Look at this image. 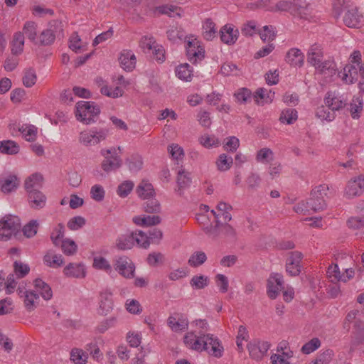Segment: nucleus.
<instances>
[{
  "instance_id": "nucleus-59",
  "label": "nucleus",
  "mask_w": 364,
  "mask_h": 364,
  "mask_svg": "<svg viewBox=\"0 0 364 364\" xmlns=\"http://www.w3.org/2000/svg\"><path fill=\"white\" fill-rule=\"evenodd\" d=\"M126 306L127 310L132 314H139L142 311V307L137 300H127Z\"/></svg>"
},
{
  "instance_id": "nucleus-14",
  "label": "nucleus",
  "mask_w": 364,
  "mask_h": 364,
  "mask_svg": "<svg viewBox=\"0 0 364 364\" xmlns=\"http://www.w3.org/2000/svg\"><path fill=\"white\" fill-rule=\"evenodd\" d=\"M28 200L32 208L41 209L43 208L46 203V196L39 190L38 191H28Z\"/></svg>"
},
{
  "instance_id": "nucleus-47",
  "label": "nucleus",
  "mask_w": 364,
  "mask_h": 364,
  "mask_svg": "<svg viewBox=\"0 0 364 364\" xmlns=\"http://www.w3.org/2000/svg\"><path fill=\"white\" fill-rule=\"evenodd\" d=\"M61 248L66 255H73L76 252L77 247L73 240L66 239L62 241Z\"/></svg>"
},
{
  "instance_id": "nucleus-30",
  "label": "nucleus",
  "mask_w": 364,
  "mask_h": 364,
  "mask_svg": "<svg viewBox=\"0 0 364 364\" xmlns=\"http://www.w3.org/2000/svg\"><path fill=\"white\" fill-rule=\"evenodd\" d=\"M19 145L12 140L0 141V152L8 155H15L19 152Z\"/></svg>"
},
{
  "instance_id": "nucleus-1",
  "label": "nucleus",
  "mask_w": 364,
  "mask_h": 364,
  "mask_svg": "<svg viewBox=\"0 0 364 364\" xmlns=\"http://www.w3.org/2000/svg\"><path fill=\"white\" fill-rule=\"evenodd\" d=\"M328 187L326 184H322L314 188L310 193V198H308L302 205H305V210L318 212L326 209L327 205L324 200V196L327 195Z\"/></svg>"
},
{
  "instance_id": "nucleus-36",
  "label": "nucleus",
  "mask_w": 364,
  "mask_h": 364,
  "mask_svg": "<svg viewBox=\"0 0 364 364\" xmlns=\"http://www.w3.org/2000/svg\"><path fill=\"white\" fill-rule=\"evenodd\" d=\"M191 70V66L188 63H184L178 65L176 69V76L182 80L188 81L191 80L193 74Z\"/></svg>"
},
{
  "instance_id": "nucleus-38",
  "label": "nucleus",
  "mask_w": 364,
  "mask_h": 364,
  "mask_svg": "<svg viewBox=\"0 0 364 364\" xmlns=\"http://www.w3.org/2000/svg\"><path fill=\"white\" fill-rule=\"evenodd\" d=\"M207 259L206 255L202 251L195 252L189 258L188 263L193 267L202 265Z\"/></svg>"
},
{
  "instance_id": "nucleus-46",
  "label": "nucleus",
  "mask_w": 364,
  "mask_h": 364,
  "mask_svg": "<svg viewBox=\"0 0 364 364\" xmlns=\"http://www.w3.org/2000/svg\"><path fill=\"white\" fill-rule=\"evenodd\" d=\"M321 346V341L318 338H313L306 343L301 348V351L304 354H309Z\"/></svg>"
},
{
  "instance_id": "nucleus-63",
  "label": "nucleus",
  "mask_w": 364,
  "mask_h": 364,
  "mask_svg": "<svg viewBox=\"0 0 364 364\" xmlns=\"http://www.w3.org/2000/svg\"><path fill=\"white\" fill-rule=\"evenodd\" d=\"M93 265L97 269H103L107 272L111 271L112 269L111 265L108 261L102 257H95L94 259Z\"/></svg>"
},
{
  "instance_id": "nucleus-31",
  "label": "nucleus",
  "mask_w": 364,
  "mask_h": 364,
  "mask_svg": "<svg viewBox=\"0 0 364 364\" xmlns=\"http://www.w3.org/2000/svg\"><path fill=\"white\" fill-rule=\"evenodd\" d=\"M24 39L23 33H21V32L19 31L14 33L11 42V53L13 55H18L23 52Z\"/></svg>"
},
{
  "instance_id": "nucleus-27",
  "label": "nucleus",
  "mask_w": 364,
  "mask_h": 364,
  "mask_svg": "<svg viewBox=\"0 0 364 364\" xmlns=\"http://www.w3.org/2000/svg\"><path fill=\"white\" fill-rule=\"evenodd\" d=\"M274 95V92H272L271 90L267 91L265 88L262 87L255 91L253 97L257 105H263L264 102H271Z\"/></svg>"
},
{
  "instance_id": "nucleus-33",
  "label": "nucleus",
  "mask_w": 364,
  "mask_h": 364,
  "mask_svg": "<svg viewBox=\"0 0 364 364\" xmlns=\"http://www.w3.org/2000/svg\"><path fill=\"white\" fill-rule=\"evenodd\" d=\"M316 69L318 70L321 74L327 75L328 76H333L336 75L337 72L336 63L333 60L321 61V63L316 66Z\"/></svg>"
},
{
  "instance_id": "nucleus-52",
  "label": "nucleus",
  "mask_w": 364,
  "mask_h": 364,
  "mask_svg": "<svg viewBox=\"0 0 364 364\" xmlns=\"http://www.w3.org/2000/svg\"><path fill=\"white\" fill-rule=\"evenodd\" d=\"M134 188V183L131 181H125L117 188V194L122 197H127Z\"/></svg>"
},
{
  "instance_id": "nucleus-35",
  "label": "nucleus",
  "mask_w": 364,
  "mask_h": 364,
  "mask_svg": "<svg viewBox=\"0 0 364 364\" xmlns=\"http://www.w3.org/2000/svg\"><path fill=\"white\" fill-rule=\"evenodd\" d=\"M203 38L207 41H212L216 33L215 24L210 18H207L203 25Z\"/></svg>"
},
{
  "instance_id": "nucleus-58",
  "label": "nucleus",
  "mask_w": 364,
  "mask_h": 364,
  "mask_svg": "<svg viewBox=\"0 0 364 364\" xmlns=\"http://www.w3.org/2000/svg\"><path fill=\"white\" fill-rule=\"evenodd\" d=\"M297 1H280L277 3L276 9L279 11H294L296 7Z\"/></svg>"
},
{
  "instance_id": "nucleus-18",
  "label": "nucleus",
  "mask_w": 364,
  "mask_h": 364,
  "mask_svg": "<svg viewBox=\"0 0 364 364\" xmlns=\"http://www.w3.org/2000/svg\"><path fill=\"white\" fill-rule=\"evenodd\" d=\"M202 331H199L198 335L194 332H189L183 337V341L186 346L193 350L199 351L201 348L200 341H203L204 336H201Z\"/></svg>"
},
{
  "instance_id": "nucleus-19",
  "label": "nucleus",
  "mask_w": 364,
  "mask_h": 364,
  "mask_svg": "<svg viewBox=\"0 0 364 364\" xmlns=\"http://www.w3.org/2000/svg\"><path fill=\"white\" fill-rule=\"evenodd\" d=\"M112 308L113 301L112 294L107 291L101 293L99 314L106 316L112 310Z\"/></svg>"
},
{
  "instance_id": "nucleus-57",
  "label": "nucleus",
  "mask_w": 364,
  "mask_h": 364,
  "mask_svg": "<svg viewBox=\"0 0 364 364\" xmlns=\"http://www.w3.org/2000/svg\"><path fill=\"white\" fill-rule=\"evenodd\" d=\"M85 219L82 216H75L68 223V228L72 230H76L85 225Z\"/></svg>"
},
{
  "instance_id": "nucleus-24",
  "label": "nucleus",
  "mask_w": 364,
  "mask_h": 364,
  "mask_svg": "<svg viewBox=\"0 0 364 364\" xmlns=\"http://www.w3.org/2000/svg\"><path fill=\"white\" fill-rule=\"evenodd\" d=\"M324 101L326 106L332 111L340 110L346 105L345 101L340 100L331 91L326 94Z\"/></svg>"
},
{
  "instance_id": "nucleus-29",
  "label": "nucleus",
  "mask_w": 364,
  "mask_h": 364,
  "mask_svg": "<svg viewBox=\"0 0 364 364\" xmlns=\"http://www.w3.org/2000/svg\"><path fill=\"white\" fill-rule=\"evenodd\" d=\"M136 193L139 196L143 199L153 197L155 194L152 184L145 180H143L138 185L136 188Z\"/></svg>"
},
{
  "instance_id": "nucleus-5",
  "label": "nucleus",
  "mask_w": 364,
  "mask_h": 364,
  "mask_svg": "<svg viewBox=\"0 0 364 364\" xmlns=\"http://www.w3.org/2000/svg\"><path fill=\"white\" fill-rule=\"evenodd\" d=\"M201 336H204V338L203 341H200L201 348L199 351L206 350L209 354L215 357H221L223 348L220 345L219 340L210 333H204L202 332Z\"/></svg>"
},
{
  "instance_id": "nucleus-4",
  "label": "nucleus",
  "mask_w": 364,
  "mask_h": 364,
  "mask_svg": "<svg viewBox=\"0 0 364 364\" xmlns=\"http://www.w3.org/2000/svg\"><path fill=\"white\" fill-rule=\"evenodd\" d=\"M21 228L20 219L17 216L6 215L0 220V240L6 241Z\"/></svg>"
},
{
  "instance_id": "nucleus-39",
  "label": "nucleus",
  "mask_w": 364,
  "mask_h": 364,
  "mask_svg": "<svg viewBox=\"0 0 364 364\" xmlns=\"http://www.w3.org/2000/svg\"><path fill=\"white\" fill-rule=\"evenodd\" d=\"M144 203V211L149 213H159L161 211V205L159 202L152 197L146 198Z\"/></svg>"
},
{
  "instance_id": "nucleus-37",
  "label": "nucleus",
  "mask_w": 364,
  "mask_h": 364,
  "mask_svg": "<svg viewBox=\"0 0 364 364\" xmlns=\"http://www.w3.org/2000/svg\"><path fill=\"white\" fill-rule=\"evenodd\" d=\"M296 119L297 111L295 109H284L279 117L282 123H287V124H293Z\"/></svg>"
},
{
  "instance_id": "nucleus-34",
  "label": "nucleus",
  "mask_w": 364,
  "mask_h": 364,
  "mask_svg": "<svg viewBox=\"0 0 364 364\" xmlns=\"http://www.w3.org/2000/svg\"><path fill=\"white\" fill-rule=\"evenodd\" d=\"M126 163L128 164L129 169L132 172H137L142 168V157L137 154H132L127 158Z\"/></svg>"
},
{
  "instance_id": "nucleus-62",
  "label": "nucleus",
  "mask_w": 364,
  "mask_h": 364,
  "mask_svg": "<svg viewBox=\"0 0 364 364\" xmlns=\"http://www.w3.org/2000/svg\"><path fill=\"white\" fill-rule=\"evenodd\" d=\"M216 283L222 293H225L228 290V279L227 277L223 274H218L215 276Z\"/></svg>"
},
{
  "instance_id": "nucleus-49",
  "label": "nucleus",
  "mask_w": 364,
  "mask_h": 364,
  "mask_svg": "<svg viewBox=\"0 0 364 364\" xmlns=\"http://www.w3.org/2000/svg\"><path fill=\"white\" fill-rule=\"evenodd\" d=\"M191 182L189 173H186L184 170L179 171L177 176V184L178 191L189 186Z\"/></svg>"
},
{
  "instance_id": "nucleus-56",
  "label": "nucleus",
  "mask_w": 364,
  "mask_h": 364,
  "mask_svg": "<svg viewBox=\"0 0 364 364\" xmlns=\"http://www.w3.org/2000/svg\"><path fill=\"white\" fill-rule=\"evenodd\" d=\"M91 197L93 200L97 202L103 200L105 198V191L102 186L95 185L90 190Z\"/></svg>"
},
{
  "instance_id": "nucleus-8",
  "label": "nucleus",
  "mask_w": 364,
  "mask_h": 364,
  "mask_svg": "<svg viewBox=\"0 0 364 364\" xmlns=\"http://www.w3.org/2000/svg\"><path fill=\"white\" fill-rule=\"evenodd\" d=\"M114 266L115 270L124 277L130 279L134 277L135 266L128 257H118L114 260Z\"/></svg>"
},
{
  "instance_id": "nucleus-48",
  "label": "nucleus",
  "mask_w": 364,
  "mask_h": 364,
  "mask_svg": "<svg viewBox=\"0 0 364 364\" xmlns=\"http://www.w3.org/2000/svg\"><path fill=\"white\" fill-rule=\"evenodd\" d=\"M198 141L200 144L205 148H210L213 146H218L220 144L219 140L214 136H210L205 134L199 137Z\"/></svg>"
},
{
  "instance_id": "nucleus-7",
  "label": "nucleus",
  "mask_w": 364,
  "mask_h": 364,
  "mask_svg": "<svg viewBox=\"0 0 364 364\" xmlns=\"http://www.w3.org/2000/svg\"><path fill=\"white\" fill-rule=\"evenodd\" d=\"M101 154L104 156V160L102 161L101 167L105 172L116 171L122 166V159L120 156H117L115 149L113 151L110 149H102Z\"/></svg>"
},
{
  "instance_id": "nucleus-26",
  "label": "nucleus",
  "mask_w": 364,
  "mask_h": 364,
  "mask_svg": "<svg viewBox=\"0 0 364 364\" xmlns=\"http://www.w3.org/2000/svg\"><path fill=\"white\" fill-rule=\"evenodd\" d=\"M23 36L30 40L35 45L38 44V39L37 38V25L33 21H27L23 28Z\"/></svg>"
},
{
  "instance_id": "nucleus-15",
  "label": "nucleus",
  "mask_w": 364,
  "mask_h": 364,
  "mask_svg": "<svg viewBox=\"0 0 364 364\" xmlns=\"http://www.w3.org/2000/svg\"><path fill=\"white\" fill-rule=\"evenodd\" d=\"M18 186L19 180L14 175L0 178V189L5 194L15 191Z\"/></svg>"
},
{
  "instance_id": "nucleus-53",
  "label": "nucleus",
  "mask_w": 364,
  "mask_h": 364,
  "mask_svg": "<svg viewBox=\"0 0 364 364\" xmlns=\"http://www.w3.org/2000/svg\"><path fill=\"white\" fill-rule=\"evenodd\" d=\"M37 76L33 69H29L26 71L23 77V84L26 87H31L36 82Z\"/></svg>"
},
{
  "instance_id": "nucleus-2",
  "label": "nucleus",
  "mask_w": 364,
  "mask_h": 364,
  "mask_svg": "<svg viewBox=\"0 0 364 364\" xmlns=\"http://www.w3.org/2000/svg\"><path fill=\"white\" fill-rule=\"evenodd\" d=\"M215 224L210 223L203 228L204 232L211 239L216 240L220 237L228 238L231 241L237 240L236 230L228 223H223L220 220L215 221Z\"/></svg>"
},
{
  "instance_id": "nucleus-50",
  "label": "nucleus",
  "mask_w": 364,
  "mask_h": 364,
  "mask_svg": "<svg viewBox=\"0 0 364 364\" xmlns=\"http://www.w3.org/2000/svg\"><path fill=\"white\" fill-rule=\"evenodd\" d=\"M14 269L18 278H23L28 274L30 267L26 264H23L18 261H15L14 263Z\"/></svg>"
},
{
  "instance_id": "nucleus-61",
  "label": "nucleus",
  "mask_w": 364,
  "mask_h": 364,
  "mask_svg": "<svg viewBox=\"0 0 364 364\" xmlns=\"http://www.w3.org/2000/svg\"><path fill=\"white\" fill-rule=\"evenodd\" d=\"M227 141L224 144V149L227 151L235 152L240 146V141L235 136H229L226 138Z\"/></svg>"
},
{
  "instance_id": "nucleus-54",
  "label": "nucleus",
  "mask_w": 364,
  "mask_h": 364,
  "mask_svg": "<svg viewBox=\"0 0 364 364\" xmlns=\"http://www.w3.org/2000/svg\"><path fill=\"white\" fill-rule=\"evenodd\" d=\"M259 36L263 42L272 41L276 38V33L272 26H264Z\"/></svg>"
},
{
  "instance_id": "nucleus-10",
  "label": "nucleus",
  "mask_w": 364,
  "mask_h": 364,
  "mask_svg": "<svg viewBox=\"0 0 364 364\" xmlns=\"http://www.w3.org/2000/svg\"><path fill=\"white\" fill-rule=\"evenodd\" d=\"M364 192V176L360 175L350 180L346 188L345 196L351 198L360 196Z\"/></svg>"
},
{
  "instance_id": "nucleus-55",
  "label": "nucleus",
  "mask_w": 364,
  "mask_h": 364,
  "mask_svg": "<svg viewBox=\"0 0 364 364\" xmlns=\"http://www.w3.org/2000/svg\"><path fill=\"white\" fill-rule=\"evenodd\" d=\"M38 223L36 220H31L23 228V232L27 237H32L37 233Z\"/></svg>"
},
{
  "instance_id": "nucleus-43",
  "label": "nucleus",
  "mask_w": 364,
  "mask_h": 364,
  "mask_svg": "<svg viewBox=\"0 0 364 364\" xmlns=\"http://www.w3.org/2000/svg\"><path fill=\"white\" fill-rule=\"evenodd\" d=\"M38 299L39 295L35 291H30L28 294H26L23 301L28 311H32L36 309V305L35 304V301Z\"/></svg>"
},
{
  "instance_id": "nucleus-9",
  "label": "nucleus",
  "mask_w": 364,
  "mask_h": 364,
  "mask_svg": "<svg viewBox=\"0 0 364 364\" xmlns=\"http://www.w3.org/2000/svg\"><path fill=\"white\" fill-rule=\"evenodd\" d=\"M302 253L298 251L291 252L286 263V271L291 277L298 276L301 272Z\"/></svg>"
},
{
  "instance_id": "nucleus-23",
  "label": "nucleus",
  "mask_w": 364,
  "mask_h": 364,
  "mask_svg": "<svg viewBox=\"0 0 364 364\" xmlns=\"http://www.w3.org/2000/svg\"><path fill=\"white\" fill-rule=\"evenodd\" d=\"M43 177L41 173H35L27 178L24 186L26 192L28 191H38L43 186Z\"/></svg>"
},
{
  "instance_id": "nucleus-13",
  "label": "nucleus",
  "mask_w": 364,
  "mask_h": 364,
  "mask_svg": "<svg viewBox=\"0 0 364 364\" xmlns=\"http://www.w3.org/2000/svg\"><path fill=\"white\" fill-rule=\"evenodd\" d=\"M238 30H234L233 27L229 24L223 26L220 31V36L222 42L228 45L234 44L238 38Z\"/></svg>"
},
{
  "instance_id": "nucleus-64",
  "label": "nucleus",
  "mask_w": 364,
  "mask_h": 364,
  "mask_svg": "<svg viewBox=\"0 0 364 364\" xmlns=\"http://www.w3.org/2000/svg\"><path fill=\"white\" fill-rule=\"evenodd\" d=\"M347 223L350 228L360 229L364 227V217H352L348 219Z\"/></svg>"
},
{
  "instance_id": "nucleus-40",
  "label": "nucleus",
  "mask_w": 364,
  "mask_h": 364,
  "mask_svg": "<svg viewBox=\"0 0 364 364\" xmlns=\"http://www.w3.org/2000/svg\"><path fill=\"white\" fill-rule=\"evenodd\" d=\"M209 284V279L204 275H196L192 277L190 284L193 289H202Z\"/></svg>"
},
{
  "instance_id": "nucleus-21",
  "label": "nucleus",
  "mask_w": 364,
  "mask_h": 364,
  "mask_svg": "<svg viewBox=\"0 0 364 364\" xmlns=\"http://www.w3.org/2000/svg\"><path fill=\"white\" fill-rule=\"evenodd\" d=\"M116 245L121 250L132 249L134 245V232L121 235L117 240Z\"/></svg>"
},
{
  "instance_id": "nucleus-20",
  "label": "nucleus",
  "mask_w": 364,
  "mask_h": 364,
  "mask_svg": "<svg viewBox=\"0 0 364 364\" xmlns=\"http://www.w3.org/2000/svg\"><path fill=\"white\" fill-rule=\"evenodd\" d=\"M168 326L172 331H183L188 329V321L186 318H184L182 315H180L178 318L174 316H169L167 320Z\"/></svg>"
},
{
  "instance_id": "nucleus-44",
  "label": "nucleus",
  "mask_w": 364,
  "mask_h": 364,
  "mask_svg": "<svg viewBox=\"0 0 364 364\" xmlns=\"http://www.w3.org/2000/svg\"><path fill=\"white\" fill-rule=\"evenodd\" d=\"M363 110V101L358 97L355 100H353V102L350 103L349 111L352 118L358 119L360 117V113Z\"/></svg>"
},
{
  "instance_id": "nucleus-32",
  "label": "nucleus",
  "mask_w": 364,
  "mask_h": 364,
  "mask_svg": "<svg viewBox=\"0 0 364 364\" xmlns=\"http://www.w3.org/2000/svg\"><path fill=\"white\" fill-rule=\"evenodd\" d=\"M358 76V69L352 65H346L343 68L342 80L348 84L354 83Z\"/></svg>"
},
{
  "instance_id": "nucleus-28",
  "label": "nucleus",
  "mask_w": 364,
  "mask_h": 364,
  "mask_svg": "<svg viewBox=\"0 0 364 364\" xmlns=\"http://www.w3.org/2000/svg\"><path fill=\"white\" fill-rule=\"evenodd\" d=\"M43 262L47 266L53 268L59 267L64 263L62 255L54 254L51 250L44 255Z\"/></svg>"
},
{
  "instance_id": "nucleus-51",
  "label": "nucleus",
  "mask_w": 364,
  "mask_h": 364,
  "mask_svg": "<svg viewBox=\"0 0 364 364\" xmlns=\"http://www.w3.org/2000/svg\"><path fill=\"white\" fill-rule=\"evenodd\" d=\"M134 232V243L136 242L139 247H141L144 249L149 247L150 245V241L149 238H147V235L145 234L143 231L139 230L138 233L136 232Z\"/></svg>"
},
{
  "instance_id": "nucleus-17",
  "label": "nucleus",
  "mask_w": 364,
  "mask_h": 364,
  "mask_svg": "<svg viewBox=\"0 0 364 364\" xmlns=\"http://www.w3.org/2000/svg\"><path fill=\"white\" fill-rule=\"evenodd\" d=\"M121 67L126 71H132L136 65V57L130 50H123L119 58Z\"/></svg>"
},
{
  "instance_id": "nucleus-12",
  "label": "nucleus",
  "mask_w": 364,
  "mask_h": 364,
  "mask_svg": "<svg viewBox=\"0 0 364 364\" xmlns=\"http://www.w3.org/2000/svg\"><path fill=\"white\" fill-rule=\"evenodd\" d=\"M363 16L358 12L357 8L348 10L344 16L345 25L350 28H358L362 22Z\"/></svg>"
},
{
  "instance_id": "nucleus-42",
  "label": "nucleus",
  "mask_w": 364,
  "mask_h": 364,
  "mask_svg": "<svg viewBox=\"0 0 364 364\" xmlns=\"http://www.w3.org/2000/svg\"><path fill=\"white\" fill-rule=\"evenodd\" d=\"M327 274L332 282L341 280L346 282V279L343 278L344 274H341L338 266L337 264L329 266L327 270Z\"/></svg>"
},
{
  "instance_id": "nucleus-25",
  "label": "nucleus",
  "mask_w": 364,
  "mask_h": 364,
  "mask_svg": "<svg viewBox=\"0 0 364 364\" xmlns=\"http://www.w3.org/2000/svg\"><path fill=\"white\" fill-rule=\"evenodd\" d=\"M33 285L45 300H50L52 298L53 291L50 287L41 279H36L33 281Z\"/></svg>"
},
{
  "instance_id": "nucleus-6",
  "label": "nucleus",
  "mask_w": 364,
  "mask_h": 364,
  "mask_svg": "<svg viewBox=\"0 0 364 364\" xmlns=\"http://www.w3.org/2000/svg\"><path fill=\"white\" fill-rule=\"evenodd\" d=\"M63 31L62 23L58 20L50 22L49 28L41 32L38 39V46H50L51 45L58 33Z\"/></svg>"
},
{
  "instance_id": "nucleus-11",
  "label": "nucleus",
  "mask_w": 364,
  "mask_h": 364,
  "mask_svg": "<svg viewBox=\"0 0 364 364\" xmlns=\"http://www.w3.org/2000/svg\"><path fill=\"white\" fill-rule=\"evenodd\" d=\"M204 50L196 39L188 41L186 46V55L190 62L196 63L198 60L204 58Z\"/></svg>"
},
{
  "instance_id": "nucleus-60",
  "label": "nucleus",
  "mask_w": 364,
  "mask_h": 364,
  "mask_svg": "<svg viewBox=\"0 0 364 364\" xmlns=\"http://www.w3.org/2000/svg\"><path fill=\"white\" fill-rule=\"evenodd\" d=\"M280 290L282 289L275 285L273 279H269L267 280V294L271 299H276Z\"/></svg>"
},
{
  "instance_id": "nucleus-3",
  "label": "nucleus",
  "mask_w": 364,
  "mask_h": 364,
  "mask_svg": "<svg viewBox=\"0 0 364 364\" xmlns=\"http://www.w3.org/2000/svg\"><path fill=\"white\" fill-rule=\"evenodd\" d=\"M75 107L77 119L85 124L95 122V118L100 113V107L94 102L80 101Z\"/></svg>"
},
{
  "instance_id": "nucleus-16",
  "label": "nucleus",
  "mask_w": 364,
  "mask_h": 364,
  "mask_svg": "<svg viewBox=\"0 0 364 364\" xmlns=\"http://www.w3.org/2000/svg\"><path fill=\"white\" fill-rule=\"evenodd\" d=\"M286 61L291 66L301 68L304 63V55L298 48H291L287 53Z\"/></svg>"
},
{
  "instance_id": "nucleus-22",
  "label": "nucleus",
  "mask_w": 364,
  "mask_h": 364,
  "mask_svg": "<svg viewBox=\"0 0 364 364\" xmlns=\"http://www.w3.org/2000/svg\"><path fill=\"white\" fill-rule=\"evenodd\" d=\"M64 274L70 277H85V269L82 264L70 263L63 269Z\"/></svg>"
},
{
  "instance_id": "nucleus-41",
  "label": "nucleus",
  "mask_w": 364,
  "mask_h": 364,
  "mask_svg": "<svg viewBox=\"0 0 364 364\" xmlns=\"http://www.w3.org/2000/svg\"><path fill=\"white\" fill-rule=\"evenodd\" d=\"M233 160L232 157L228 158L225 154H222L218 156L216 161L218 169L220 171H225L230 168Z\"/></svg>"
},
{
  "instance_id": "nucleus-45",
  "label": "nucleus",
  "mask_w": 364,
  "mask_h": 364,
  "mask_svg": "<svg viewBox=\"0 0 364 364\" xmlns=\"http://www.w3.org/2000/svg\"><path fill=\"white\" fill-rule=\"evenodd\" d=\"M90 134L91 135L90 142L93 143V145H96L106 139L108 130L106 129H100L99 131L91 130Z\"/></svg>"
}]
</instances>
